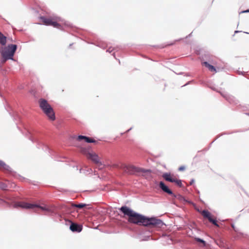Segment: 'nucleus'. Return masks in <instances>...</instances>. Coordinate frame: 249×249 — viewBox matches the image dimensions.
<instances>
[{
    "instance_id": "nucleus-1",
    "label": "nucleus",
    "mask_w": 249,
    "mask_h": 249,
    "mask_svg": "<svg viewBox=\"0 0 249 249\" xmlns=\"http://www.w3.org/2000/svg\"><path fill=\"white\" fill-rule=\"evenodd\" d=\"M119 210L128 217L127 220L130 223L144 226H152L158 228H161L164 225V223L160 219L155 217H146L136 213L126 206H122Z\"/></svg>"
},
{
    "instance_id": "nucleus-2",
    "label": "nucleus",
    "mask_w": 249,
    "mask_h": 249,
    "mask_svg": "<svg viewBox=\"0 0 249 249\" xmlns=\"http://www.w3.org/2000/svg\"><path fill=\"white\" fill-rule=\"evenodd\" d=\"M39 107L43 112L52 121H54L55 119V114L53 110L47 101L44 99L41 98L38 101Z\"/></svg>"
},
{
    "instance_id": "nucleus-3",
    "label": "nucleus",
    "mask_w": 249,
    "mask_h": 249,
    "mask_svg": "<svg viewBox=\"0 0 249 249\" xmlns=\"http://www.w3.org/2000/svg\"><path fill=\"white\" fill-rule=\"evenodd\" d=\"M120 168L125 173L129 174L139 173L141 174L142 176H144V174L151 172L150 170L144 169L132 165L122 164Z\"/></svg>"
},
{
    "instance_id": "nucleus-4",
    "label": "nucleus",
    "mask_w": 249,
    "mask_h": 249,
    "mask_svg": "<svg viewBox=\"0 0 249 249\" xmlns=\"http://www.w3.org/2000/svg\"><path fill=\"white\" fill-rule=\"evenodd\" d=\"M16 206L26 209H33L36 207L40 208L42 211L49 213H53L54 212L53 207V206H48L47 205L42 206L37 204H33L26 202H18L16 204Z\"/></svg>"
},
{
    "instance_id": "nucleus-5",
    "label": "nucleus",
    "mask_w": 249,
    "mask_h": 249,
    "mask_svg": "<svg viewBox=\"0 0 249 249\" xmlns=\"http://www.w3.org/2000/svg\"><path fill=\"white\" fill-rule=\"evenodd\" d=\"M159 186L160 188L164 192L168 194L169 195H173L175 197H177L179 199H184V197L180 195H175L173 194V192L169 189L167 186H166L163 182L160 181L159 183Z\"/></svg>"
},
{
    "instance_id": "nucleus-6",
    "label": "nucleus",
    "mask_w": 249,
    "mask_h": 249,
    "mask_svg": "<svg viewBox=\"0 0 249 249\" xmlns=\"http://www.w3.org/2000/svg\"><path fill=\"white\" fill-rule=\"evenodd\" d=\"M162 177L166 181L175 182L179 187H182V186L181 180L172 178L170 173H165L163 174Z\"/></svg>"
},
{
    "instance_id": "nucleus-7",
    "label": "nucleus",
    "mask_w": 249,
    "mask_h": 249,
    "mask_svg": "<svg viewBox=\"0 0 249 249\" xmlns=\"http://www.w3.org/2000/svg\"><path fill=\"white\" fill-rule=\"evenodd\" d=\"M220 94L230 104H236V101L235 98L229 95L228 93L225 92H220Z\"/></svg>"
},
{
    "instance_id": "nucleus-8",
    "label": "nucleus",
    "mask_w": 249,
    "mask_h": 249,
    "mask_svg": "<svg viewBox=\"0 0 249 249\" xmlns=\"http://www.w3.org/2000/svg\"><path fill=\"white\" fill-rule=\"evenodd\" d=\"M2 57V62H5L9 59L13 60L14 55L10 53L9 51L5 50L1 53Z\"/></svg>"
},
{
    "instance_id": "nucleus-9",
    "label": "nucleus",
    "mask_w": 249,
    "mask_h": 249,
    "mask_svg": "<svg viewBox=\"0 0 249 249\" xmlns=\"http://www.w3.org/2000/svg\"><path fill=\"white\" fill-rule=\"evenodd\" d=\"M70 229L72 232H80L82 230V226L77 223H71Z\"/></svg>"
},
{
    "instance_id": "nucleus-10",
    "label": "nucleus",
    "mask_w": 249,
    "mask_h": 249,
    "mask_svg": "<svg viewBox=\"0 0 249 249\" xmlns=\"http://www.w3.org/2000/svg\"><path fill=\"white\" fill-rule=\"evenodd\" d=\"M87 157L88 159H90L95 163L99 164L101 163L98 156L95 153L93 154L89 153L87 155Z\"/></svg>"
},
{
    "instance_id": "nucleus-11",
    "label": "nucleus",
    "mask_w": 249,
    "mask_h": 249,
    "mask_svg": "<svg viewBox=\"0 0 249 249\" xmlns=\"http://www.w3.org/2000/svg\"><path fill=\"white\" fill-rule=\"evenodd\" d=\"M78 140L79 141L82 140H84L85 141V142H86L88 143H91V142L93 143V142H96L95 140L91 139V138L87 137L85 136H83V135L78 136Z\"/></svg>"
},
{
    "instance_id": "nucleus-12",
    "label": "nucleus",
    "mask_w": 249,
    "mask_h": 249,
    "mask_svg": "<svg viewBox=\"0 0 249 249\" xmlns=\"http://www.w3.org/2000/svg\"><path fill=\"white\" fill-rule=\"evenodd\" d=\"M17 49V45L16 44H9L8 45L7 51H9L11 53L14 55Z\"/></svg>"
},
{
    "instance_id": "nucleus-13",
    "label": "nucleus",
    "mask_w": 249,
    "mask_h": 249,
    "mask_svg": "<svg viewBox=\"0 0 249 249\" xmlns=\"http://www.w3.org/2000/svg\"><path fill=\"white\" fill-rule=\"evenodd\" d=\"M0 168L8 172H12L11 168L3 161L0 160Z\"/></svg>"
},
{
    "instance_id": "nucleus-14",
    "label": "nucleus",
    "mask_w": 249,
    "mask_h": 249,
    "mask_svg": "<svg viewBox=\"0 0 249 249\" xmlns=\"http://www.w3.org/2000/svg\"><path fill=\"white\" fill-rule=\"evenodd\" d=\"M41 19L43 22L46 25L51 26L52 20L50 18H46L44 17H41Z\"/></svg>"
},
{
    "instance_id": "nucleus-15",
    "label": "nucleus",
    "mask_w": 249,
    "mask_h": 249,
    "mask_svg": "<svg viewBox=\"0 0 249 249\" xmlns=\"http://www.w3.org/2000/svg\"><path fill=\"white\" fill-rule=\"evenodd\" d=\"M202 64L208 68L211 71H216V69L214 66L210 64L207 62H203Z\"/></svg>"
},
{
    "instance_id": "nucleus-16",
    "label": "nucleus",
    "mask_w": 249,
    "mask_h": 249,
    "mask_svg": "<svg viewBox=\"0 0 249 249\" xmlns=\"http://www.w3.org/2000/svg\"><path fill=\"white\" fill-rule=\"evenodd\" d=\"M6 43V37L0 32V44L4 46Z\"/></svg>"
},
{
    "instance_id": "nucleus-17",
    "label": "nucleus",
    "mask_w": 249,
    "mask_h": 249,
    "mask_svg": "<svg viewBox=\"0 0 249 249\" xmlns=\"http://www.w3.org/2000/svg\"><path fill=\"white\" fill-rule=\"evenodd\" d=\"M201 213L204 218H207L209 220L212 217L211 213L207 210H203Z\"/></svg>"
},
{
    "instance_id": "nucleus-18",
    "label": "nucleus",
    "mask_w": 249,
    "mask_h": 249,
    "mask_svg": "<svg viewBox=\"0 0 249 249\" xmlns=\"http://www.w3.org/2000/svg\"><path fill=\"white\" fill-rule=\"evenodd\" d=\"M87 206V204L84 203H79L78 204H72V206L75 208H78L79 209H82Z\"/></svg>"
},
{
    "instance_id": "nucleus-19",
    "label": "nucleus",
    "mask_w": 249,
    "mask_h": 249,
    "mask_svg": "<svg viewBox=\"0 0 249 249\" xmlns=\"http://www.w3.org/2000/svg\"><path fill=\"white\" fill-rule=\"evenodd\" d=\"M51 26H52L55 28L61 29L60 28L61 25L59 24H58L57 21H55L52 20Z\"/></svg>"
},
{
    "instance_id": "nucleus-20",
    "label": "nucleus",
    "mask_w": 249,
    "mask_h": 249,
    "mask_svg": "<svg viewBox=\"0 0 249 249\" xmlns=\"http://www.w3.org/2000/svg\"><path fill=\"white\" fill-rule=\"evenodd\" d=\"M209 221L210 222L212 223L215 226H216L217 227H218L219 226V225L217 223L216 220L215 219H213L212 217H211L210 219H209Z\"/></svg>"
},
{
    "instance_id": "nucleus-21",
    "label": "nucleus",
    "mask_w": 249,
    "mask_h": 249,
    "mask_svg": "<svg viewBox=\"0 0 249 249\" xmlns=\"http://www.w3.org/2000/svg\"><path fill=\"white\" fill-rule=\"evenodd\" d=\"M7 186L6 184L3 182H0V189L2 190L6 189Z\"/></svg>"
},
{
    "instance_id": "nucleus-22",
    "label": "nucleus",
    "mask_w": 249,
    "mask_h": 249,
    "mask_svg": "<svg viewBox=\"0 0 249 249\" xmlns=\"http://www.w3.org/2000/svg\"><path fill=\"white\" fill-rule=\"evenodd\" d=\"M196 241H197V242H200V243H201L203 244V246H206V242L203 240V239H201V238H196Z\"/></svg>"
},
{
    "instance_id": "nucleus-23",
    "label": "nucleus",
    "mask_w": 249,
    "mask_h": 249,
    "mask_svg": "<svg viewBox=\"0 0 249 249\" xmlns=\"http://www.w3.org/2000/svg\"><path fill=\"white\" fill-rule=\"evenodd\" d=\"M29 139L32 142H36V138L32 136H31Z\"/></svg>"
},
{
    "instance_id": "nucleus-24",
    "label": "nucleus",
    "mask_w": 249,
    "mask_h": 249,
    "mask_svg": "<svg viewBox=\"0 0 249 249\" xmlns=\"http://www.w3.org/2000/svg\"><path fill=\"white\" fill-rule=\"evenodd\" d=\"M185 169V167L184 166H180L179 168H178V170L180 171H183Z\"/></svg>"
},
{
    "instance_id": "nucleus-25",
    "label": "nucleus",
    "mask_w": 249,
    "mask_h": 249,
    "mask_svg": "<svg viewBox=\"0 0 249 249\" xmlns=\"http://www.w3.org/2000/svg\"><path fill=\"white\" fill-rule=\"evenodd\" d=\"M249 13V9H248V10H244V11H242L241 12H240L239 13V14H241V13Z\"/></svg>"
},
{
    "instance_id": "nucleus-26",
    "label": "nucleus",
    "mask_w": 249,
    "mask_h": 249,
    "mask_svg": "<svg viewBox=\"0 0 249 249\" xmlns=\"http://www.w3.org/2000/svg\"><path fill=\"white\" fill-rule=\"evenodd\" d=\"M113 50V49H112L111 47H110V48H109L107 50V52H109V53H111V52H112Z\"/></svg>"
},
{
    "instance_id": "nucleus-27",
    "label": "nucleus",
    "mask_w": 249,
    "mask_h": 249,
    "mask_svg": "<svg viewBox=\"0 0 249 249\" xmlns=\"http://www.w3.org/2000/svg\"><path fill=\"white\" fill-rule=\"evenodd\" d=\"M194 182H195V179H192L190 182V184L192 185L194 183Z\"/></svg>"
},
{
    "instance_id": "nucleus-28",
    "label": "nucleus",
    "mask_w": 249,
    "mask_h": 249,
    "mask_svg": "<svg viewBox=\"0 0 249 249\" xmlns=\"http://www.w3.org/2000/svg\"><path fill=\"white\" fill-rule=\"evenodd\" d=\"M231 227H232V228H233V229L235 231H237V230L236 229V228H235V227L234 225L233 224H232V225H231Z\"/></svg>"
},
{
    "instance_id": "nucleus-29",
    "label": "nucleus",
    "mask_w": 249,
    "mask_h": 249,
    "mask_svg": "<svg viewBox=\"0 0 249 249\" xmlns=\"http://www.w3.org/2000/svg\"><path fill=\"white\" fill-rule=\"evenodd\" d=\"M56 19L58 21H60L61 20V18H59V17H56Z\"/></svg>"
},
{
    "instance_id": "nucleus-30",
    "label": "nucleus",
    "mask_w": 249,
    "mask_h": 249,
    "mask_svg": "<svg viewBox=\"0 0 249 249\" xmlns=\"http://www.w3.org/2000/svg\"><path fill=\"white\" fill-rule=\"evenodd\" d=\"M240 32V31H235L234 32V33H235V34H236V33H239V32Z\"/></svg>"
},
{
    "instance_id": "nucleus-31",
    "label": "nucleus",
    "mask_w": 249,
    "mask_h": 249,
    "mask_svg": "<svg viewBox=\"0 0 249 249\" xmlns=\"http://www.w3.org/2000/svg\"><path fill=\"white\" fill-rule=\"evenodd\" d=\"M132 129V128H130V129H128L126 132H128L131 129Z\"/></svg>"
},
{
    "instance_id": "nucleus-32",
    "label": "nucleus",
    "mask_w": 249,
    "mask_h": 249,
    "mask_svg": "<svg viewBox=\"0 0 249 249\" xmlns=\"http://www.w3.org/2000/svg\"><path fill=\"white\" fill-rule=\"evenodd\" d=\"M244 33L246 34H249V33H248V32H244Z\"/></svg>"
},
{
    "instance_id": "nucleus-33",
    "label": "nucleus",
    "mask_w": 249,
    "mask_h": 249,
    "mask_svg": "<svg viewBox=\"0 0 249 249\" xmlns=\"http://www.w3.org/2000/svg\"><path fill=\"white\" fill-rule=\"evenodd\" d=\"M66 25L68 26V24L65 23Z\"/></svg>"
}]
</instances>
